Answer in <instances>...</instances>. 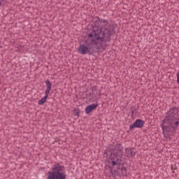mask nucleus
<instances>
[{
    "label": "nucleus",
    "mask_w": 179,
    "mask_h": 179,
    "mask_svg": "<svg viewBox=\"0 0 179 179\" xmlns=\"http://www.w3.org/2000/svg\"><path fill=\"white\" fill-rule=\"evenodd\" d=\"M143 125H145V121L137 119L132 124L129 126V129H134V128H143Z\"/></svg>",
    "instance_id": "obj_5"
},
{
    "label": "nucleus",
    "mask_w": 179,
    "mask_h": 179,
    "mask_svg": "<svg viewBox=\"0 0 179 179\" xmlns=\"http://www.w3.org/2000/svg\"><path fill=\"white\" fill-rule=\"evenodd\" d=\"M87 48L88 54L90 55H92V54L94 52H95L94 47H93V45H92V43L87 44Z\"/></svg>",
    "instance_id": "obj_12"
},
{
    "label": "nucleus",
    "mask_w": 179,
    "mask_h": 179,
    "mask_svg": "<svg viewBox=\"0 0 179 179\" xmlns=\"http://www.w3.org/2000/svg\"><path fill=\"white\" fill-rule=\"evenodd\" d=\"M5 0H0V6H2V2H4Z\"/></svg>",
    "instance_id": "obj_17"
},
{
    "label": "nucleus",
    "mask_w": 179,
    "mask_h": 179,
    "mask_svg": "<svg viewBox=\"0 0 179 179\" xmlns=\"http://www.w3.org/2000/svg\"><path fill=\"white\" fill-rule=\"evenodd\" d=\"M177 82L179 83V72L177 73Z\"/></svg>",
    "instance_id": "obj_16"
},
{
    "label": "nucleus",
    "mask_w": 179,
    "mask_h": 179,
    "mask_svg": "<svg viewBox=\"0 0 179 179\" xmlns=\"http://www.w3.org/2000/svg\"><path fill=\"white\" fill-rule=\"evenodd\" d=\"M110 171L113 178H117V177L121 178L120 173V169H118V168L117 170L115 169L113 170V168H110Z\"/></svg>",
    "instance_id": "obj_11"
},
{
    "label": "nucleus",
    "mask_w": 179,
    "mask_h": 179,
    "mask_svg": "<svg viewBox=\"0 0 179 179\" xmlns=\"http://www.w3.org/2000/svg\"><path fill=\"white\" fill-rule=\"evenodd\" d=\"M122 155V145L117 144L112 148V152L110 153V163L112 167H114L115 164H124L125 163V158L118 155Z\"/></svg>",
    "instance_id": "obj_3"
},
{
    "label": "nucleus",
    "mask_w": 179,
    "mask_h": 179,
    "mask_svg": "<svg viewBox=\"0 0 179 179\" xmlns=\"http://www.w3.org/2000/svg\"><path fill=\"white\" fill-rule=\"evenodd\" d=\"M47 179H66L65 166L59 164L53 165L51 171L48 172Z\"/></svg>",
    "instance_id": "obj_4"
},
{
    "label": "nucleus",
    "mask_w": 179,
    "mask_h": 179,
    "mask_svg": "<svg viewBox=\"0 0 179 179\" xmlns=\"http://www.w3.org/2000/svg\"><path fill=\"white\" fill-rule=\"evenodd\" d=\"M74 111H76L75 115H76L77 117H79V108L74 109Z\"/></svg>",
    "instance_id": "obj_15"
},
{
    "label": "nucleus",
    "mask_w": 179,
    "mask_h": 179,
    "mask_svg": "<svg viewBox=\"0 0 179 179\" xmlns=\"http://www.w3.org/2000/svg\"><path fill=\"white\" fill-rule=\"evenodd\" d=\"M45 83L46 85V90L45 92V94L49 95L50 92H51V89L52 87V84H51L49 80H46Z\"/></svg>",
    "instance_id": "obj_10"
},
{
    "label": "nucleus",
    "mask_w": 179,
    "mask_h": 179,
    "mask_svg": "<svg viewBox=\"0 0 179 179\" xmlns=\"http://www.w3.org/2000/svg\"><path fill=\"white\" fill-rule=\"evenodd\" d=\"M113 33L114 24L108 22V20L96 17L93 29L88 34V38L91 39L92 43L100 50V48L108 47L107 41L111 40Z\"/></svg>",
    "instance_id": "obj_1"
},
{
    "label": "nucleus",
    "mask_w": 179,
    "mask_h": 179,
    "mask_svg": "<svg viewBox=\"0 0 179 179\" xmlns=\"http://www.w3.org/2000/svg\"><path fill=\"white\" fill-rule=\"evenodd\" d=\"M125 152L127 157H135L136 155V149L134 147L126 148Z\"/></svg>",
    "instance_id": "obj_7"
},
{
    "label": "nucleus",
    "mask_w": 179,
    "mask_h": 179,
    "mask_svg": "<svg viewBox=\"0 0 179 179\" xmlns=\"http://www.w3.org/2000/svg\"><path fill=\"white\" fill-rule=\"evenodd\" d=\"M179 108L173 107L170 108L166 113V115L163 120L162 128L163 134L177 131L179 128Z\"/></svg>",
    "instance_id": "obj_2"
},
{
    "label": "nucleus",
    "mask_w": 179,
    "mask_h": 179,
    "mask_svg": "<svg viewBox=\"0 0 179 179\" xmlns=\"http://www.w3.org/2000/svg\"><path fill=\"white\" fill-rule=\"evenodd\" d=\"M87 45H80L79 48H78V52L79 54H82V55H85L86 54H88V50H87Z\"/></svg>",
    "instance_id": "obj_8"
},
{
    "label": "nucleus",
    "mask_w": 179,
    "mask_h": 179,
    "mask_svg": "<svg viewBox=\"0 0 179 179\" xmlns=\"http://www.w3.org/2000/svg\"><path fill=\"white\" fill-rule=\"evenodd\" d=\"M98 106L99 105H97L96 103H93L92 105L87 106L85 108L86 114H90V113H92L93 110H95V108H97Z\"/></svg>",
    "instance_id": "obj_9"
},
{
    "label": "nucleus",
    "mask_w": 179,
    "mask_h": 179,
    "mask_svg": "<svg viewBox=\"0 0 179 179\" xmlns=\"http://www.w3.org/2000/svg\"><path fill=\"white\" fill-rule=\"evenodd\" d=\"M47 99H48V94H45V96L38 101V104H39V106L44 105V103L47 101Z\"/></svg>",
    "instance_id": "obj_13"
},
{
    "label": "nucleus",
    "mask_w": 179,
    "mask_h": 179,
    "mask_svg": "<svg viewBox=\"0 0 179 179\" xmlns=\"http://www.w3.org/2000/svg\"><path fill=\"white\" fill-rule=\"evenodd\" d=\"M97 92V88L96 87H92V94H97V93H95Z\"/></svg>",
    "instance_id": "obj_14"
},
{
    "label": "nucleus",
    "mask_w": 179,
    "mask_h": 179,
    "mask_svg": "<svg viewBox=\"0 0 179 179\" xmlns=\"http://www.w3.org/2000/svg\"><path fill=\"white\" fill-rule=\"evenodd\" d=\"M115 166H117L120 177H128V172L127 171V168L124 167V164H115Z\"/></svg>",
    "instance_id": "obj_6"
},
{
    "label": "nucleus",
    "mask_w": 179,
    "mask_h": 179,
    "mask_svg": "<svg viewBox=\"0 0 179 179\" xmlns=\"http://www.w3.org/2000/svg\"><path fill=\"white\" fill-rule=\"evenodd\" d=\"M134 113H135V111H134V110H131V114H132V115H134Z\"/></svg>",
    "instance_id": "obj_18"
}]
</instances>
